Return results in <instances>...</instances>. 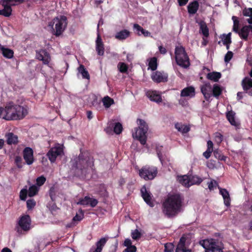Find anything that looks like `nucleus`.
Listing matches in <instances>:
<instances>
[{
    "mask_svg": "<svg viewBox=\"0 0 252 252\" xmlns=\"http://www.w3.org/2000/svg\"><path fill=\"white\" fill-rule=\"evenodd\" d=\"M249 31L248 30V28L247 26H245L242 28L240 31H239V32L237 33L239 34L240 37L243 40L245 41H247L248 39V36L249 34Z\"/></svg>",
    "mask_w": 252,
    "mask_h": 252,
    "instance_id": "7c9ffc66",
    "label": "nucleus"
},
{
    "mask_svg": "<svg viewBox=\"0 0 252 252\" xmlns=\"http://www.w3.org/2000/svg\"><path fill=\"white\" fill-rule=\"evenodd\" d=\"M215 140L218 143H221L223 140V136L220 133L216 134L215 136Z\"/></svg>",
    "mask_w": 252,
    "mask_h": 252,
    "instance_id": "e2e57ef3",
    "label": "nucleus"
},
{
    "mask_svg": "<svg viewBox=\"0 0 252 252\" xmlns=\"http://www.w3.org/2000/svg\"><path fill=\"white\" fill-rule=\"evenodd\" d=\"M213 154L215 157L216 158H218L219 160L223 161L225 160L226 157L222 155L220 151L218 150H215V151H214Z\"/></svg>",
    "mask_w": 252,
    "mask_h": 252,
    "instance_id": "a18cd8bd",
    "label": "nucleus"
},
{
    "mask_svg": "<svg viewBox=\"0 0 252 252\" xmlns=\"http://www.w3.org/2000/svg\"><path fill=\"white\" fill-rule=\"evenodd\" d=\"M118 67L120 71L122 73L126 72L127 70V65L124 63H120L118 65Z\"/></svg>",
    "mask_w": 252,
    "mask_h": 252,
    "instance_id": "09e8293b",
    "label": "nucleus"
},
{
    "mask_svg": "<svg viewBox=\"0 0 252 252\" xmlns=\"http://www.w3.org/2000/svg\"><path fill=\"white\" fill-rule=\"evenodd\" d=\"M199 3L197 0H193L188 5V11L190 14H194L199 8Z\"/></svg>",
    "mask_w": 252,
    "mask_h": 252,
    "instance_id": "393cba45",
    "label": "nucleus"
},
{
    "mask_svg": "<svg viewBox=\"0 0 252 252\" xmlns=\"http://www.w3.org/2000/svg\"><path fill=\"white\" fill-rule=\"evenodd\" d=\"M233 56V53L231 51H228L224 56V62L228 63L231 60Z\"/></svg>",
    "mask_w": 252,
    "mask_h": 252,
    "instance_id": "864d4df0",
    "label": "nucleus"
},
{
    "mask_svg": "<svg viewBox=\"0 0 252 252\" xmlns=\"http://www.w3.org/2000/svg\"><path fill=\"white\" fill-rule=\"evenodd\" d=\"M175 127L178 131L181 132L183 134L187 133L190 130V127L189 125L188 126L184 125L182 123H176L175 124Z\"/></svg>",
    "mask_w": 252,
    "mask_h": 252,
    "instance_id": "5701e85b",
    "label": "nucleus"
},
{
    "mask_svg": "<svg viewBox=\"0 0 252 252\" xmlns=\"http://www.w3.org/2000/svg\"><path fill=\"white\" fill-rule=\"evenodd\" d=\"M143 199L150 207H152L154 206V202L152 200L151 194L147 191L145 186H143Z\"/></svg>",
    "mask_w": 252,
    "mask_h": 252,
    "instance_id": "412c9836",
    "label": "nucleus"
},
{
    "mask_svg": "<svg viewBox=\"0 0 252 252\" xmlns=\"http://www.w3.org/2000/svg\"><path fill=\"white\" fill-rule=\"evenodd\" d=\"M242 86L244 91L247 92L250 88H252V79L245 77L242 81Z\"/></svg>",
    "mask_w": 252,
    "mask_h": 252,
    "instance_id": "c756f323",
    "label": "nucleus"
},
{
    "mask_svg": "<svg viewBox=\"0 0 252 252\" xmlns=\"http://www.w3.org/2000/svg\"><path fill=\"white\" fill-rule=\"evenodd\" d=\"M187 239L184 236H182L178 243L175 249V252H191V250L187 249L186 247Z\"/></svg>",
    "mask_w": 252,
    "mask_h": 252,
    "instance_id": "f3484780",
    "label": "nucleus"
},
{
    "mask_svg": "<svg viewBox=\"0 0 252 252\" xmlns=\"http://www.w3.org/2000/svg\"><path fill=\"white\" fill-rule=\"evenodd\" d=\"M6 143L8 145L16 144L18 143V137L17 135L12 132H9L5 135Z\"/></svg>",
    "mask_w": 252,
    "mask_h": 252,
    "instance_id": "b1692460",
    "label": "nucleus"
},
{
    "mask_svg": "<svg viewBox=\"0 0 252 252\" xmlns=\"http://www.w3.org/2000/svg\"><path fill=\"white\" fill-rule=\"evenodd\" d=\"M184 197L180 193L169 195L162 204L163 213L168 218L176 216L181 211Z\"/></svg>",
    "mask_w": 252,
    "mask_h": 252,
    "instance_id": "f257e3e1",
    "label": "nucleus"
},
{
    "mask_svg": "<svg viewBox=\"0 0 252 252\" xmlns=\"http://www.w3.org/2000/svg\"><path fill=\"white\" fill-rule=\"evenodd\" d=\"M221 76V75L220 72H212L207 74V78L214 82H218Z\"/></svg>",
    "mask_w": 252,
    "mask_h": 252,
    "instance_id": "473e14b6",
    "label": "nucleus"
},
{
    "mask_svg": "<svg viewBox=\"0 0 252 252\" xmlns=\"http://www.w3.org/2000/svg\"><path fill=\"white\" fill-rule=\"evenodd\" d=\"M23 157L28 165L32 164L33 162V151L30 147H26L23 151Z\"/></svg>",
    "mask_w": 252,
    "mask_h": 252,
    "instance_id": "f8f14e48",
    "label": "nucleus"
},
{
    "mask_svg": "<svg viewBox=\"0 0 252 252\" xmlns=\"http://www.w3.org/2000/svg\"><path fill=\"white\" fill-rule=\"evenodd\" d=\"M36 57L38 60L42 61L45 64H48L50 61L49 54L44 50H41L39 52H37Z\"/></svg>",
    "mask_w": 252,
    "mask_h": 252,
    "instance_id": "4468645a",
    "label": "nucleus"
},
{
    "mask_svg": "<svg viewBox=\"0 0 252 252\" xmlns=\"http://www.w3.org/2000/svg\"><path fill=\"white\" fill-rule=\"evenodd\" d=\"M45 181L46 178L43 176L38 177L36 179L37 184L39 186H41L43 185Z\"/></svg>",
    "mask_w": 252,
    "mask_h": 252,
    "instance_id": "6e6d98bb",
    "label": "nucleus"
},
{
    "mask_svg": "<svg viewBox=\"0 0 252 252\" xmlns=\"http://www.w3.org/2000/svg\"><path fill=\"white\" fill-rule=\"evenodd\" d=\"M146 96L152 101L156 102L158 104L162 101L161 93L156 90H148L146 92Z\"/></svg>",
    "mask_w": 252,
    "mask_h": 252,
    "instance_id": "1a4fd4ad",
    "label": "nucleus"
},
{
    "mask_svg": "<svg viewBox=\"0 0 252 252\" xmlns=\"http://www.w3.org/2000/svg\"><path fill=\"white\" fill-rule=\"evenodd\" d=\"M233 21V31L236 33H238L239 32V21L237 19V18L236 16H233L232 18Z\"/></svg>",
    "mask_w": 252,
    "mask_h": 252,
    "instance_id": "79ce46f5",
    "label": "nucleus"
},
{
    "mask_svg": "<svg viewBox=\"0 0 252 252\" xmlns=\"http://www.w3.org/2000/svg\"><path fill=\"white\" fill-rule=\"evenodd\" d=\"M92 164L89 157L81 154L78 158L71 161L72 169L74 170L77 176H84L86 174Z\"/></svg>",
    "mask_w": 252,
    "mask_h": 252,
    "instance_id": "f03ea898",
    "label": "nucleus"
},
{
    "mask_svg": "<svg viewBox=\"0 0 252 252\" xmlns=\"http://www.w3.org/2000/svg\"><path fill=\"white\" fill-rule=\"evenodd\" d=\"M219 188L220 189V193L223 198L224 204L227 207L229 206L230 205V198L228 191L225 189Z\"/></svg>",
    "mask_w": 252,
    "mask_h": 252,
    "instance_id": "4be33fe9",
    "label": "nucleus"
},
{
    "mask_svg": "<svg viewBox=\"0 0 252 252\" xmlns=\"http://www.w3.org/2000/svg\"><path fill=\"white\" fill-rule=\"evenodd\" d=\"M213 95L216 97H218L222 93V89L220 85L217 84L214 85L213 88L212 89Z\"/></svg>",
    "mask_w": 252,
    "mask_h": 252,
    "instance_id": "e433bc0d",
    "label": "nucleus"
},
{
    "mask_svg": "<svg viewBox=\"0 0 252 252\" xmlns=\"http://www.w3.org/2000/svg\"><path fill=\"white\" fill-rule=\"evenodd\" d=\"M174 245L172 243H167L164 245L165 252H172L174 249Z\"/></svg>",
    "mask_w": 252,
    "mask_h": 252,
    "instance_id": "49530a36",
    "label": "nucleus"
},
{
    "mask_svg": "<svg viewBox=\"0 0 252 252\" xmlns=\"http://www.w3.org/2000/svg\"><path fill=\"white\" fill-rule=\"evenodd\" d=\"M161 149H162V146H160V147H156V151L157 153V155H158V158L160 159H161V158L162 157Z\"/></svg>",
    "mask_w": 252,
    "mask_h": 252,
    "instance_id": "774afa93",
    "label": "nucleus"
},
{
    "mask_svg": "<svg viewBox=\"0 0 252 252\" xmlns=\"http://www.w3.org/2000/svg\"><path fill=\"white\" fill-rule=\"evenodd\" d=\"M16 104L13 102H10L4 108V116H3L2 118L6 120H16Z\"/></svg>",
    "mask_w": 252,
    "mask_h": 252,
    "instance_id": "0eeeda50",
    "label": "nucleus"
},
{
    "mask_svg": "<svg viewBox=\"0 0 252 252\" xmlns=\"http://www.w3.org/2000/svg\"><path fill=\"white\" fill-rule=\"evenodd\" d=\"M158 174V169L155 166H145L143 167V178L146 180L154 179Z\"/></svg>",
    "mask_w": 252,
    "mask_h": 252,
    "instance_id": "6e6552de",
    "label": "nucleus"
},
{
    "mask_svg": "<svg viewBox=\"0 0 252 252\" xmlns=\"http://www.w3.org/2000/svg\"><path fill=\"white\" fill-rule=\"evenodd\" d=\"M89 200L90 197L86 196L84 198L80 199V201L77 203V204L88 205L89 204Z\"/></svg>",
    "mask_w": 252,
    "mask_h": 252,
    "instance_id": "8fccbe9b",
    "label": "nucleus"
},
{
    "mask_svg": "<svg viewBox=\"0 0 252 252\" xmlns=\"http://www.w3.org/2000/svg\"><path fill=\"white\" fill-rule=\"evenodd\" d=\"M137 123L138 126L134 128L132 131V137L133 138L139 141L142 144V120L138 119L137 120Z\"/></svg>",
    "mask_w": 252,
    "mask_h": 252,
    "instance_id": "ddd939ff",
    "label": "nucleus"
},
{
    "mask_svg": "<svg viewBox=\"0 0 252 252\" xmlns=\"http://www.w3.org/2000/svg\"><path fill=\"white\" fill-rule=\"evenodd\" d=\"M214 184H217V182L214 180H212L210 182L208 183V188L210 190L214 189Z\"/></svg>",
    "mask_w": 252,
    "mask_h": 252,
    "instance_id": "69168bd1",
    "label": "nucleus"
},
{
    "mask_svg": "<svg viewBox=\"0 0 252 252\" xmlns=\"http://www.w3.org/2000/svg\"><path fill=\"white\" fill-rule=\"evenodd\" d=\"M131 235L133 240H137L140 238L141 234L137 229H135L131 232Z\"/></svg>",
    "mask_w": 252,
    "mask_h": 252,
    "instance_id": "3c124183",
    "label": "nucleus"
},
{
    "mask_svg": "<svg viewBox=\"0 0 252 252\" xmlns=\"http://www.w3.org/2000/svg\"><path fill=\"white\" fill-rule=\"evenodd\" d=\"M78 72L81 74L84 79H90V75L88 71L85 68L83 65H80L78 68Z\"/></svg>",
    "mask_w": 252,
    "mask_h": 252,
    "instance_id": "4c0bfd02",
    "label": "nucleus"
},
{
    "mask_svg": "<svg viewBox=\"0 0 252 252\" xmlns=\"http://www.w3.org/2000/svg\"><path fill=\"white\" fill-rule=\"evenodd\" d=\"M96 50L99 56H102L104 54V47L101 37L99 34L97 35L96 40Z\"/></svg>",
    "mask_w": 252,
    "mask_h": 252,
    "instance_id": "a878e982",
    "label": "nucleus"
},
{
    "mask_svg": "<svg viewBox=\"0 0 252 252\" xmlns=\"http://www.w3.org/2000/svg\"><path fill=\"white\" fill-rule=\"evenodd\" d=\"M201 92L206 100H209L211 96L212 86L210 83H205L201 87Z\"/></svg>",
    "mask_w": 252,
    "mask_h": 252,
    "instance_id": "dca6fc26",
    "label": "nucleus"
},
{
    "mask_svg": "<svg viewBox=\"0 0 252 252\" xmlns=\"http://www.w3.org/2000/svg\"><path fill=\"white\" fill-rule=\"evenodd\" d=\"M200 26V32L206 37L209 36V29L207 26L206 23L204 21H201L199 23Z\"/></svg>",
    "mask_w": 252,
    "mask_h": 252,
    "instance_id": "2f4dec72",
    "label": "nucleus"
},
{
    "mask_svg": "<svg viewBox=\"0 0 252 252\" xmlns=\"http://www.w3.org/2000/svg\"><path fill=\"white\" fill-rule=\"evenodd\" d=\"M63 152L62 148L60 146L52 148L47 154V156L51 162H54L57 157Z\"/></svg>",
    "mask_w": 252,
    "mask_h": 252,
    "instance_id": "9b49d317",
    "label": "nucleus"
},
{
    "mask_svg": "<svg viewBox=\"0 0 252 252\" xmlns=\"http://www.w3.org/2000/svg\"><path fill=\"white\" fill-rule=\"evenodd\" d=\"M124 245L127 247L124 252H135L136 251V247L132 245V242L130 239H126L124 241Z\"/></svg>",
    "mask_w": 252,
    "mask_h": 252,
    "instance_id": "c85d7f7f",
    "label": "nucleus"
},
{
    "mask_svg": "<svg viewBox=\"0 0 252 252\" xmlns=\"http://www.w3.org/2000/svg\"><path fill=\"white\" fill-rule=\"evenodd\" d=\"M235 114L234 111L232 110L229 111L226 113V117L232 126L238 127L240 126V123L236 121Z\"/></svg>",
    "mask_w": 252,
    "mask_h": 252,
    "instance_id": "aec40b11",
    "label": "nucleus"
},
{
    "mask_svg": "<svg viewBox=\"0 0 252 252\" xmlns=\"http://www.w3.org/2000/svg\"><path fill=\"white\" fill-rule=\"evenodd\" d=\"M175 54L176 62L178 65L186 68L190 65L189 56L185 48L182 46L176 47Z\"/></svg>",
    "mask_w": 252,
    "mask_h": 252,
    "instance_id": "39448f33",
    "label": "nucleus"
},
{
    "mask_svg": "<svg viewBox=\"0 0 252 252\" xmlns=\"http://www.w3.org/2000/svg\"><path fill=\"white\" fill-rule=\"evenodd\" d=\"M190 186L193 185H199L203 180L196 175L189 176Z\"/></svg>",
    "mask_w": 252,
    "mask_h": 252,
    "instance_id": "ea45409f",
    "label": "nucleus"
},
{
    "mask_svg": "<svg viewBox=\"0 0 252 252\" xmlns=\"http://www.w3.org/2000/svg\"><path fill=\"white\" fill-rule=\"evenodd\" d=\"M123 130V126L120 123H116L114 127V131L115 133L119 134L121 133Z\"/></svg>",
    "mask_w": 252,
    "mask_h": 252,
    "instance_id": "de8ad7c7",
    "label": "nucleus"
},
{
    "mask_svg": "<svg viewBox=\"0 0 252 252\" xmlns=\"http://www.w3.org/2000/svg\"><path fill=\"white\" fill-rule=\"evenodd\" d=\"M16 111L15 113L16 120H20L23 119L28 113V109L27 106H21L20 105H16Z\"/></svg>",
    "mask_w": 252,
    "mask_h": 252,
    "instance_id": "2eb2a0df",
    "label": "nucleus"
},
{
    "mask_svg": "<svg viewBox=\"0 0 252 252\" xmlns=\"http://www.w3.org/2000/svg\"><path fill=\"white\" fill-rule=\"evenodd\" d=\"M0 50L2 55L6 58L11 59L13 57L14 52L12 50L5 48L0 45Z\"/></svg>",
    "mask_w": 252,
    "mask_h": 252,
    "instance_id": "bb28decb",
    "label": "nucleus"
},
{
    "mask_svg": "<svg viewBox=\"0 0 252 252\" xmlns=\"http://www.w3.org/2000/svg\"><path fill=\"white\" fill-rule=\"evenodd\" d=\"M108 239V237L101 238L99 241L96 242V248L95 249L96 251L101 252L102 248L107 241Z\"/></svg>",
    "mask_w": 252,
    "mask_h": 252,
    "instance_id": "c9c22d12",
    "label": "nucleus"
},
{
    "mask_svg": "<svg viewBox=\"0 0 252 252\" xmlns=\"http://www.w3.org/2000/svg\"><path fill=\"white\" fill-rule=\"evenodd\" d=\"M35 205V202L33 199H30L27 201V208L31 209Z\"/></svg>",
    "mask_w": 252,
    "mask_h": 252,
    "instance_id": "4d7b16f0",
    "label": "nucleus"
},
{
    "mask_svg": "<svg viewBox=\"0 0 252 252\" xmlns=\"http://www.w3.org/2000/svg\"><path fill=\"white\" fill-rule=\"evenodd\" d=\"M158 60L156 57H153L149 60L148 69L152 71H155L158 67Z\"/></svg>",
    "mask_w": 252,
    "mask_h": 252,
    "instance_id": "72a5a7b5",
    "label": "nucleus"
},
{
    "mask_svg": "<svg viewBox=\"0 0 252 252\" xmlns=\"http://www.w3.org/2000/svg\"><path fill=\"white\" fill-rule=\"evenodd\" d=\"M67 18L65 16L60 15L55 17L49 23L48 26L52 29L53 34L59 36L62 34L67 27Z\"/></svg>",
    "mask_w": 252,
    "mask_h": 252,
    "instance_id": "7ed1b4c3",
    "label": "nucleus"
},
{
    "mask_svg": "<svg viewBox=\"0 0 252 252\" xmlns=\"http://www.w3.org/2000/svg\"><path fill=\"white\" fill-rule=\"evenodd\" d=\"M84 214L82 210H80V214H76L75 216L73 218V221H80L83 218Z\"/></svg>",
    "mask_w": 252,
    "mask_h": 252,
    "instance_id": "5fc2aeb1",
    "label": "nucleus"
},
{
    "mask_svg": "<svg viewBox=\"0 0 252 252\" xmlns=\"http://www.w3.org/2000/svg\"><path fill=\"white\" fill-rule=\"evenodd\" d=\"M199 244L205 252H223V246L221 242L215 239H206L199 241Z\"/></svg>",
    "mask_w": 252,
    "mask_h": 252,
    "instance_id": "20e7f679",
    "label": "nucleus"
},
{
    "mask_svg": "<svg viewBox=\"0 0 252 252\" xmlns=\"http://www.w3.org/2000/svg\"><path fill=\"white\" fill-rule=\"evenodd\" d=\"M133 28H134V32H136L138 35H140V32H142V30H141V27L139 25H138L137 24H135L133 25Z\"/></svg>",
    "mask_w": 252,
    "mask_h": 252,
    "instance_id": "680f3d73",
    "label": "nucleus"
},
{
    "mask_svg": "<svg viewBox=\"0 0 252 252\" xmlns=\"http://www.w3.org/2000/svg\"><path fill=\"white\" fill-rule=\"evenodd\" d=\"M149 134H151V131H148V126L145 121H143V149L146 148L148 151H149V148L147 147L146 141Z\"/></svg>",
    "mask_w": 252,
    "mask_h": 252,
    "instance_id": "a211bd4d",
    "label": "nucleus"
},
{
    "mask_svg": "<svg viewBox=\"0 0 252 252\" xmlns=\"http://www.w3.org/2000/svg\"><path fill=\"white\" fill-rule=\"evenodd\" d=\"M243 15L245 16L252 17V8H249L245 9L243 11Z\"/></svg>",
    "mask_w": 252,
    "mask_h": 252,
    "instance_id": "13d9d810",
    "label": "nucleus"
},
{
    "mask_svg": "<svg viewBox=\"0 0 252 252\" xmlns=\"http://www.w3.org/2000/svg\"><path fill=\"white\" fill-rule=\"evenodd\" d=\"M27 194V189H23L20 191V197L22 200H25L26 198Z\"/></svg>",
    "mask_w": 252,
    "mask_h": 252,
    "instance_id": "052dcab7",
    "label": "nucleus"
},
{
    "mask_svg": "<svg viewBox=\"0 0 252 252\" xmlns=\"http://www.w3.org/2000/svg\"><path fill=\"white\" fill-rule=\"evenodd\" d=\"M178 181L182 185L187 188L190 186L189 176L187 175L178 176Z\"/></svg>",
    "mask_w": 252,
    "mask_h": 252,
    "instance_id": "cd10ccee",
    "label": "nucleus"
},
{
    "mask_svg": "<svg viewBox=\"0 0 252 252\" xmlns=\"http://www.w3.org/2000/svg\"><path fill=\"white\" fill-rule=\"evenodd\" d=\"M12 9L10 6L4 7L3 9L0 10V15L5 17H9L11 15Z\"/></svg>",
    "mask_w": 252,
    "mask_h": 252,
    "instance_id": "a19ab883",
    "label": "nucleus"
},
{
    "mask_svg": "<svg viewBox=\"0 0 252 252\" xmlns=\"http://www.w3.org/2000/svg\"><path fill=\"white\" fill-rule=\"evenodd\" d=\"M212 152L213 151L207 149V150L203 153V155L206 159H208L210 157Z\"/></svg>",
    "mask_w": 252,
    "mask_h": 252,
    "instance_id": "338daca9",
    "label": "nucleus"
},
{
    "mask_svg": "<svg viewBox=\"0 0 252 252\" xmlns=\"http://www.w3.org/2000/svg\"><path fill=\"white\" fill-rule=\"evenodd\" d=\"M195 95V89L193 86L187 87L181 91V96L183 97H194Z\"/></svg>",
    "mask_w": 252,
    "mask_h": 252,
    "instance_id": "6ab92c4d",
    "label": "nucleus"
},
{
    "mask_svg": "<svg viewBox=\"0 0 252 252\" xmlns=\"http://www.w3.org/2000/svg\"><path fill=\"white\" fill-rule=\"evenodd\" d=\"M15 162L18 168H22L23 166V161L22 158L21 157L19 156H17L15 157Z\"/></svg>",
    "mask_w": 252,
    "mask_h": 252,
    "instance_id": "603ef678",
    "label": "nucleus"
},
{
    "mask_svg": "<svg viewBox=\"0 0 252 252\" xmlns=\"http://www.w3.org/2000/svg\"><path fill=\"white\" fill-rule=\"evenodd\" d=\"M31 220L29 215L22 216L15 227V230L19 234H25L31 229Z\"/></svg>",
    "mask_w": 252,
    "mask_h": 252,
    "instance_id": "423d86ee",
    "label": "nucleus"
},
{
    "mask_svg": "<svg viewBox=\"0 0 252 252\" xmlns=\"http://www.w3.org/2000/svg\"><path fill=\"white\" fill-rule=\"evenodd\" d=\"M130 35V32L127 30H122L115 35L116 38L119 40H124L128 37Z\"/></svg>",
    "mask_w": 252,
    "mask_h": 252,
    "instance_id": "f704fd0d",
    "label": "nucleus"
},
{
    "mask_svg": "<svg viewBox=\"0 0 252 252\" xmlns=\"http://www.w3.org/2000/svg\"><path fill=\"white\" fill-rule=\"evenodd\" d=\"M98 203V201L95 199H93L90 197L89 204L91 207H95Z\"/></svg>",
    "mask_w": 252,
    "mask_h": 252,
    "instance_id": "0e129e2a",
    "label": "nucleus"
},
{
    "mask_svg": "<svg viewBox=\"0 0 252 252\" xmlns=\"http://www.w3.org/2000/svg\"><path fill=\"white\" fill-rule=\"evenodd\" d=\"M38 190V188L37 186L33 185L30 187L28 191V195L29 196H33L35 195Z\"/></svg>",
    "mask_w": 252,
    "mask_h": 252,
    "instance_id": "c03bdc74",
    "label": "nucleus"
},
{
    "mask_svg": "<svg viewBox=\"0 0 252 252\" xmlns=\"http://www.w3.org/2000/svg\"><path fill=\"white\" fill-rule=\"evenodd\" d=\"M152 80L157 83L166 82L168 80V75L164 72L156 71L151 74Z\"/></svg>",
    "mask_w": 252,
    "mask_h": 252,
    "instance_id": "9d476101",
    "label": "nucleus"
},
{
    "mask_svg": "<svg viewBox=\"0 0 252 252\" xmlns=\"http://www.w3.org/2000/svg\"><path fill=\"white\" fill-rule=\"evenodd\" d=\"M231 32H229L227 34H223L222 35V36H223L224 37L222 38V42L223 44H230L231 43Z\"/></svg>",
    "mask_w": 252,
    "mask_h": 252,
    "instance_id": "37998d69",
    "label": "nucleus"
},
{
    "mask_svg": "<svg viewBox=\"0 0 252 252\" xmlns=\"http://www.w3.org/2000/svg\"><path fill=\"white\" fill-rule=\"evenodd\" d=\"M102 101L103 105L106 108H109L110 106L114 103V100L108 96L104 97Z\"/></svg>",
    "mask_w": 252,
    "mask_h": 252,
    "instance_id": "58836bf2",
    "label": "nucleus"
},
{
    "mask_svg": "<svg viewBox=\"0 0 252 252\" xmlns=\"http://www.w3.org/2000/svg\"><path fill=\"white\" fill-rule=\"evenodd\" d=\"M1 4L3 6V7H6V6H10L12 5H16L15 3H9V1L8 0H1L0 1Z\"/></svg>",
    "mask_w": 252,
    "mask_h": 252,
    "instance_id": "bf43d9fd",
    "label": "nucleus"
}]
</instances>
